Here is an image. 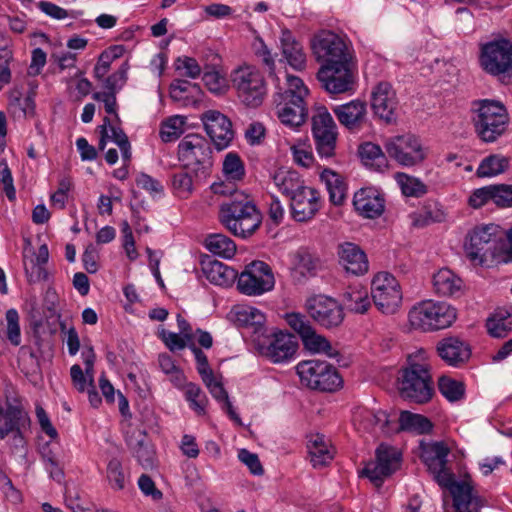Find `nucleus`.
I'll return each instance as SVG.
<instances>
[{"instance_id":"nucleus-5","label":"nucleus","mask_w":512,"mask_h":512,"mask_svg":"<svg viewBox=\"0 0 512 512\" xmlns=\"http://www.w3.org/2000/svg\"><path fill=\"white\" fill-rule=\"evenodd\" d=\"M178 159L196 178H207L213 166L210 142L198 134L186 135L178 145Z\"/></svg>"},{"instance_id":"nucleus-29","label":"nucleus","mask_w":512,"mask_h":512,"mask_svg":"<svg viewBox=\"0 0 512 512\" xmlns=\"http://www.w3.org/2000/svg\"><path fill=\"white\" fill-rule=\"evenodd\" d=\"M201 269L211 283L219 286H229L237 278V271L235 269L209 255L202 257Z\"/></svg>"},{"instance_id":"nucleus-59","label":"nucleus","mask_w":512,"mask_h":512,"mask_svg":"<svg viewBox=\"0 0 512 512\" xmlns=\"http://www.w3.org/2000/svg\"><path fill=\"white\" fill-rule=\"evenodd\" d=\"M177 71L185 70L184 76L195 79L201 74V67L196 59L188 56L178 57L175 61Z\"/></svg>"},{"instance_id":"nucleus-39","label":"nucleus","mask_w":512,"mask_h":512,"mask_svg":"<svg viewBox=\"0 0 512 512\" xmlns=\"http://www.w3.org/2000/svg\"><path fill=\"white\" fill-rule=\"evenodd\" d=\"M235 322L240 327L250 328L253 333H261L264 329L265 316L254 307H238L234 311Z\"/></svg>"},{"instance_id":"nucleus-35","label":"nucleus","mask_w":512,"mask_h":512,"mask_svg":"<svg viewBox=\"0 0 512 512\" xmlns=\"http://www.w3.org/2000/svg\"><path fill=\"white\" fill-rule=\"evenodd\" d=\"M34 96L35 93L31 91L24 100H22V92L18 88H14L8 95L9 113L18 118L33 116L35 109Z\"/></svg>"},{"instance_id":"nucleus-47","label":"nucleus","mask_w":512,"mask_h":512,"mask_svg":"<svg viewBox=\"0 0 512 512\" xmlns=\"http://www.w3.org/2000/svg\"><path fill=\"white\" fill-rule=\"evenodd\" d=\"M438 389L440 393L450 402H457L463 399L465 395V385L448 376H441L438 380Z\"/></svg>"},{"instance_id":"nucleus-1","label":"nucleus","mask_w":512,"mask_h":512,"mask_svg":"<svg viewBox=\"0 0 512 512\" xmlns=\"http://www.w3.org/2000/svg\"><path fill=\"white\" fill-rule=\"evenodd\" d=\"M219 220L234 236L246 239L260 228L262 214L248 197L236 195L220 205Z\"/></svg>"},{"instance_id":"nucleus-43","label":"nucleus","mask_w":512,"mask_h":512,"mask_svg":"<svg viewBox=\"0 0 512 512\" xmlns=\"http://www.w3.org/2000/svg\"><path fill=\"white\" fill-rule=\"evenodd\" d=\"M206 248L214 255L232 258L236 253L235 242L224 234H211L205 239Z\"/></svg>"},{"instance_id":"nucleus-63","label":"nucleus","mask_w":512,"mask_h":512,"mask_svg":"<svg viewBox=\"0 0 512 512\" xmlns=\"http://www.w3.org/2000/svg\"><path fill=\"white\" fill-rule=\"evenodd\" d=\"M495 204L499 207L512 206V185L499 184L494 185Z\"/></svg>"},{"instance_id":"nucleus-57","label":"nucleus","mask_w":512,"mask_h":512,"mask_svg":"<svg viewBox=\"0 0 512 512\" xmlns=\"http://www.w3.org/2000/svg\"><path fill=\"white\" fill-rule=\"evenodd\" d=\"M494 185L485 186L473 191L469 197L468 203L471 207L478 209L484 206L488 201L495 203Z\"/></svg>"},{"instance_id":"nucleus-56","label":"nucleus","mask_w":512,"mask_h":512,"mask_svg":"<svg viewBox=\"0 0 512 512\" xmlns=\"http://www.w3.org/2000/svg\"><path fill=\"white\" fill-rule=\"evenodd\" d=\"M186 399L190 402L191 407L198 413L202 414L205 412L206 397L202 393L201 388L194 384L189 383L186 386Z\"/></svg>"},{"instance_id":"nucleus-19","label":"nucleus","mask_w":512,"mask_h":512,"mask_svg":"<svg viewBox=\"0 0 512 512\" xmlns=\"http://www.w3.org/2000/svg\"><path fill=\"white\" fill-rule=\"evenodd\" d=\"M259 353L273 363H282L290 360L298 349V342L294 335L282 331L274 332L266 341H257Z\"/></svg>"},{"instance_id":"nucleus-18","label":"nucleus","mask_w":512,"mask_h":512,"mask_svg":"<svg viewBox=\"0 0 512 512\" xmlns=\"http://www.w3.org/2000/svg\"><path fill=\"white\" fill-rule=\"evenodd\" d=\"M354 61L331 66H321L317 72V79L330 94H342L354 89L356 80L354 74Z\"/></svg>"},{"instance_id":"nucleus-6","label":"nucleus","mask_w":512,"mask_h":512,"mask_svg":"<svg viewBox=\"0 0 512 512\" xmlns=\"http://www.w3.org/2000/svg\"><path fill=\"white\" fill-rule=\"evenodd\" d=\"M399 394L409 402L425 404L434 394L433 381L428 366L411 363L400 371Z\"/></svg>"},{"instance_id":"nucleus-51","label":"nucleus","mask_w":512,"mask_h":512,"mask_svg":"<svg viewBox=\"0 0 512 512\" xmlns=\"http://www.w3.org/2000/svg\"><path fill=\"white\" fill-rule=\"evenodd\" d=\"M185 118L182 116H173L164 122L161 130L160 137L163 142H171L178 139L183 133V126Z\"/></svg>"},{"instance_id":"nucleus-40","label":"nucleus","mask_w":512,"mask_h":512,"mask_svg":"<svg viewBox=\"0 0 512 512\" xmlns=\"http://www.w3.org/2000/svg\"><path fill=\"white\" fill-rule=\"evenodd\" d=\"M422 459L428 469H437V466L447 464V456L450 453L449 447L444 442H434L431 444L423 445Z\"/></svg>"},{"instance_id":"nucleus-33","label":"nucleus","mask_w":512,"mask_h":512,"mask_svg":"<svg viewBox=\"0 0 512 512\" xmlns=\"http://www.w3.org/2000/svg\"><path fill=\"white\" fill-rule=\"evenodd\" d=\"M433 428L432 422L425 416L415 414L407 410L400 412L398 425L394 424L393 433L408 431L415 432L417 434H427L431 432Z\"/></svg>"},{"instance_id":"nucleus-11","label":"nucleus","mask_w":512,"mask_h":512,"mask_svg":"<svg viewBox=\"0 0 512 512\" xmlns=\"http://www.w3.org/2000/svg\"><path fill=\"white\" fill-rule=\"evenodd\" d=\"M480 67L487 74L500 76L512 72V42L506 38L482 44L479 54Z\"/></svg>"},{"instance_id":"nucleus-4","label":"nucleus","mask_w":512,"mask_h":512,"mask_svg":"<svg viewBox=\"0 0 512 512\" xmlns=\"http://www.w3.org/2000/svg\"><path fill=\"white\" fill-rule=\"evenodd\" d=\"M477 105L472 116L475 132L483 142H495L507 129V110L498 101L481 100Z\"/></svg>"},{"instance_id":"nucleus-62","label":"nucleus","mask_w":512,"mask_h":512,"mask_svg":"<svg viewBox=\"0 0 512 512\" xmlns=\"http://www.w3.org/2000/svg\"><path fill=\"white\" fill-rule=\"evenodd\" d=\"M205 86L215 94H221L225 89V78L217 71H207L203 75Z\"/></svg>"},{"instance_id":"nucleus-9","label":"nucleus","mask_w":512,"mask_h":512,"mask_svg":"<svg viewBox=\"0 0 512 512\" xmlns=\"http://www.w3.org/2000/svg\"><path fill=\"white\" fill-rule=\"evenodd\" d=\"M302 385L322 392H333L343 384L337 369L326 361L306 360L296 366Z\"/></svg>"},{"instance_id":"nucleus-15","label":"nucleus","mask_w":512,"mask_h":512,"mask_svg":"<svg viewBox=\"0 0 512 512\" xmlns=\"http://www.w3.org/2000/svg\"><path fill=\"white\" fill-rule=\"evenodd\" d=\"M375 455V461L367 463L361 475L367 477L379 488L382 486L385 478L400 468L402 454L397 448L382 443L376 449Z\"/></svg>"},{"instance_id":"nucleus-53","label":"nucleus","mask_w":512,"mask_h":512,"mask_svg":"<svg viewBox=\"0 0 512 512\" xmlns=\"http://www.w3.org/2000/svg\"><path fill=\"white\" fill-rule=\"evenodd\" d=\"M107 479L113 489L122 490L125 488L122 463L117 458H112L107 465Z\"/></svg>"},{"instance_id":"nucleus-3","label":"nucleus","mask_w":512,"mask_h":512,"mask_svg":"<svg viewBox=\"0 0 512 512\" xmlns=\"http://www.w3.org/2000/svg\"><path fill=\"white\" fill-rule=\"evenodd\" d=\"M434 480L443 488L448 489L453 499L455 512H480L484 503L481 497L474 494L469 475L462 481H456L447 464L428 469Z\"/></svg>"},{"instance_id":"nucleus-41","label":"nucleus","mask_w":512,"mask_h":512,"mask_svg":"<svg viewBox=\"0 0 512 512\" xmlns=\"http://www.w3.org/2000/svg\"><path fill=\"white\" fill-rule=\"evenodd\" d=\"M273 181L278 189L290 199L305 186L296 171L285 169L277 170L273 175Z\"/></svg>"},{"instance_id":"nucleus-34","label":"nucleus","mask_w":512,"mask_h":512,"mask_svg":"<svg viewBox=\"0 0 512 512\" xmlns=\"http://www.w3.org/2000/svg\"><path fill=\"white\" fill-rule=\"evenodd\" d=\"M310 461L314 468H322L333 459V453L324 440V435H312L307 444Z\"/></svg>"},{"instance_id":"nucleus-54","label":"nucleus","mask_w":512,"mask_h":512,"mask_svg":"<svg viewBox=\"0 0 512 512\" xmlns=\"http://www.w3.org/2000/svg\"><path fill=\"white\" fill-rule=\"evenodd\" d=\"M288 88L284 93L280 94V97H287L294 99L295 101L301 102L308 94V89L305 87L303 81L297 76H287Z\"/></svg>"},{"instance_id":"nucleus-27","label":"nucleus","mask_w":512,"mask_h":512,"mask_svg":"<svg viewBox=\"0 0 512 512\" xmlns=\"http://www.w3.org/2000/svg\"><path fill=\"white\" fill-rule=\"evenodd\" d=\"M437 352L443 361L455 367L467 362L471 356L469 345L457 337H447L439 341Z\"/></svg>"},{"instance_id":"nucleus-45","label":"nucleus","mask_w":512,"mask_h":512,"mask_svg":"<svg viewBox=\"0 0 512 512\" xmlns=\"http://www.w3.org/2000/svg\"><path fill=\"white\" fill-rule=\"evenodd\" d=\"M343 302L348 310L359 314L365 313L370 307L367 291L357 287H349L343 293Z\"/></svg>"},{"instance_id":"nucleus-23","label":"nucleus","mask_w":512,"mask_h":512,"mask_svg":"<svg viewBox=\"0 0 512 512\" xmlns=\"http://www.w3.org/2000/svg\"><path fill=\"white\" fill-rule=\"evenodd\" d=\"M371 106L375 116L387 124L397 120L398 100L396 92L387 82L379 83L372 92Z\"/></svg>"},{"instance_id":"nucleus-36","label":"nucleus","mask_w":512,"mask_h":512,"mask_svg":"<svg viewBox=\"0 0 512 512\" xmlns=\"http://www.w3.org/2000/svg\"><path fill=\"white\" fill-rule=\"evenodd\" d=\"M320 177L326 184L330 201L334 205H342L347 189L343 177L330 169H324Z\"/></svg>"},{"instance_id":"nucleus-24","label":"nucleus","mask_w":512,"mask_h":512,"mask_svg":"<svg viewBox=\"0 0 512 512\" xmlns=\"http://www.w3.org/2000/svg\"><path fill=\"white\" fill-rule=\"evenodd\" d=\"M290 200L292 217L298 222L312 219L320 209V194L311 187L303 186Z\"/></svg>"},{"instance_id":"nucleus-25","label":"nucleus","mask_w":512,"mask_h":512,"mask_svg":"<svg viewBox=\"0 0 512 512\" xmlns=\"http://www.w3.org/2000/svg\"><path fill=\"white\" fill-rule=\"evenodd\" d=\"M339 123L350 131L360 130L367 119L366 102L355 99L333 108Z\"/></svg>"},{"instance_id":"nucleus-12","label":"nucleus","mask_w":512,"mask_h":512,"mask_svg":"<svg viewBox=\"0 0 512 512\" xmlns=\"http://www.w3.org/2000/svg\"><path fill=\"white\" fill-rule=\"evenodd\" d=\"M231 81L245 105H261L266 95V86L263 76L257 69L251 66L239 67L232 72Z\"/></svg>"},{"instance_id":"nucleus-44","label":"nucleus","mask_w":512,"mask_h":512,"mask_svg":"<svg viewBox=\"0 0 512 512\" xmlns=\"http://www.w3.org/2000/svg\"><path fill=\"white\" fill-rule=\"evenodd\" d=\"M509 167V159L499 154H492L484 158L476 171L480 178L492 177L505 172Z\"/></svg>"},{"instance_id":"nucleus-7","label":"nucleus","mask_w":512,"mask_h":512,"mask_svg":"<svg viewBox=\"0 0 512 512\" xmlns=\"http://www.w3.org/2000/svg\"><path fill=\"white\" fill-rule=\"evenodd\" d=\"M4 394L6 410L4 412L2 409V439L11 436L13 448L24 451L25 439L22 431L30 424L29 416L12 385H5Z\"/></svg>"},{"instance_id":"nucleus-21","label":"nucleus","mask_w":512,"mask_h":512,"mask_svg":"<svg viewBox=\"0 0 512 512\" xmlns=\"http://www.w3.org/2000/svg\"><path fill=\"white\" fill-rule=\"evenodd\" d=\"M309 315L325 328L338 327L344 320L342 306L334 299L316 296L307 301Z\"/></svg>"},{"instance_id":"nucleus-38","label":"nucleus","mask_w":512,"mask_h":512,"mask_svg":"<svg viewBox=\"0 0 512 512\" xmlns=\"http://www.w3.org/2000/svg\"><path fill=\"white\" fill-rule=\"evenodd\" d=\"M433 285L437 294L453 296L462 286V280L449 269H440L433 277Z\"/></svg>"},{"instance_id":"nucleus-17","label":"nucleus","mask_w":512,"mask_h":512,"mask_svg":"<svg viewBox=\"0 0 512 512\" xmlns=\"http://www.w3.org/2000/svg\"><path fill=\"white\" fill-rule=\"evenodd\" d=\"M312 134L318 154L324 158L334 156L337 126L325 107L318 108L312 117Z\"/></svg>"},{"instance_id":"nucleus-22","label":"nucleus","mask_w":512,"mask_h":512,"mask_svg":"<svg viewBox=\"0 0 512 512\" xmlns=\"http://www.w3.org/2000/svg\"><path fill=\"white\" fill-rule=\"evenodd\" d=\"M205 130L218 150L228 147L233 140L232 123L227 116L216 110H208L202 116Z\"/></svg>"},{"instance_id":"nucleus-14","label":"nucleus","mask_w":512,"mask_h":512,"mask_svg":"<svg viewBox=\"0 0 512 512\" xmlns=\"http://www.w3.org/2000/svg\"><path fill=\"white\" fill-rule=\"evenodd\" d=\"M237 288L248 296L261 295L273 289L275 279L270 266L263 261H253L237 273Z\"/></svg>"},{"instance_id":"nucleus-49","label":"nucleus","mask_w":512,"mask_h":512,"mask_svg":"<svg viewBox=\"0 0 512 512\" xmlns=\"http://www.w3.org/2000/svg\"><path fill=\"white\" fill-rule=\"evenodd\" d=\"M206 178H196L194 173L188 169H184L173 175L172 184L175 190L183 194H191L194 186L201 183Z\"/></svg>"},{"instance_id":"nucleus-60","label":"nucleus","mask_w":512,"mask_h":512,"mask_svg":"<svg viewBox=\"0 0 512 512\" xmlns=\"http://www.w3.org/2000/svg\"><path fill=\"white\" fill-rule=\"evenodd\" d=\"M160 337L168 349L172 352L183 350L192 342L188 341L183 335L180 336L177 333L169 332L164 329L160 332Z\"/></svg>"},{"instance_id":"nucleus-61","label":"nucleus","mask_w":512,"mask_h":512,"mask_svg":"<svg viewBox=\"0 0 512 512\" xmlns=\"http://www.w3.org/2000/svg\"><path fill=\"white\" fill-rule=\"evenodd\" d=\"M238 458L243 462L253 475L261 476L264 473L262 464L259 457L255 453H251L247 449H241L238 453Z\"/></svg>"},{"instance_id":"nucleus-16","label":"nucleus","mask_w":512,"mask_h":512,"mask_svg":"<svg viewBox=\"0 0 512 512\" xmlns=\"http://www.w3.org/2000/svg\"><path fill=\"white\" fill-rule=\"evenodd\" d=\"M371 294L375 306L384 314H394L402 302L400 285L387 272H380L373 278Z\"/></svg>"},{"instance_id":"nucleus-26","label":"nucleus","mask_w":512,"mask_h":512,"mask_svg":"<svg viewBox=\"0 0 512 512\" xmlns=\"http://www.w3.org/2000/svg\"><path fill=\"white\" fill-rule=\"evenodd\" d=\"M340 264L347 272L362 275L368 271L369 264L365 252L356 244L344 242L338 245Z\"/></svg>"},{"instance_id":"nucleus-28","label":"nucleus","mask_w":512,"mask_h":512,"mask_svg":"<svg viewBox=\"0 0 512 512\" xmlns=\"http://www.w3.org/2000/svg\"><path fill=\"white\" fill-rule=\"evenodd\" d=\"M353 205L360 215L370 219L379 217L384 211V199L374 188H362L357 191Z\"/></svg>"},{"instance_id":"nucleus-20","label":"nucleus","mask_w":512,"mask_h":512,"mask_svg":"<svg viewBox=\"0 0 512 512\" xmlns=\"http://www.w3.org/2000/svg\"><path fill=\"white\" fill-rule=\"evenodd\" d=\"M385 148L388 155L403 166H414L425 159V153L418 138L411 134L390 139Z\"/></svg>"},{"instance_id":"nucleus-32","label":"nucleus","mask_w":512,"mask_h":512,"mask_svg":"<svg viewBox=\"0 0 512 512\" xmlns=\"http://www.w3.org/2000/svg\"><path fill=\"white\" fill-rule=\"evenodd\" d=\"M201 94V87L187 80L176 79L170 84L171 99L183 106L197 103Z\"/></svg>"},{"instance_id":"nucleus-31","label":"nucleus","mask_w":512,"mask_h":512,"mask_svg":"<svg viewBox=\"0 0 512 512\" xmlns=\"http://www.w3.org/2000/svg\"><path fill=\"white\" fill-rule=\"evenodd\" d=\"M281 50L287 63L296 70H302L306 66V54L303 46L298 42L290 30H282L281 37Z\"/></svg>"},{"instance_id":"nucleus-13","label":"nucleus","mask_w":512,"mask_h":512,"mask_svg":"<svg viewBox=\"0 0 512 512\" xmlns=\"http://www.w3.org/2000/svg\"><path fill=\"white\" fill-rule=\"evenodd\" d=\"M286 321L299 334L307 350L315 353H324L330 358H336L339 365L347 366V363L342 361L339 351L334 349L324 336L316 333L310 321L304 315L299 313L287 314Z\"/></svg>"},{"instance_id":"nucleus-46","label":"nucleus","mask_w":512,"mask_h":512,"mask_svg":"<svg viewBox=\"0 0 512 512\" xmlns=\"http://www.w3.org/2000/svg\"><path fill=\"white\" fill-rule=\"evenodd\" d=\"M358 153L367 166L375 167L377 170L387 167L386 156L379 145L365 142L359 146Z\"/></svg>"},{"instance_id":"nucleus-10","label":"nucleus","mask_w":512,"mask_h":512,"mask_svg":"<svg viewBox=\"0 0 512 512\" xmlns=\"http://www.w3.org/2000/svg\"><path fill=\"white\" fill-rule=\"evenodd\" d=\"M311 50L321 66H331L353 61V55L345 40L331 30H321L311 41Z\"/></svg>"},{"instance_id":"nucleus-2","label":"nucleus","mask_w":512,"mask_h":512,"mask_svg":"<svg viewBox=\"0 0 512 512\" xmlns=\"http://www.w3.org/2000/svg\"><path fill=\"white\" fill-rule=\"evenodd\" d=\"M505 231L496 224L474 227L466 236L465 252L468 259L480 266H492L498 262L500 241Z\"/></svg>"},{"instance_id":"nucleus-48","label":"nucleus","mask_w":512,"mask_h":512,"mask_svg":"<svg viewBox=\"0 0 512 512\" xmlns=\"http://www.w3.org/2000/svg\"><path fill=\"white\" fill-rule=\"evenodd\" d=\"M395 179L400 185L402 193L405 196L421 197L427 193L426 185L418 178L409 176L405 173H396Z\"/></svg>"},{"instance_id":"nucleus-42","label":"nucleus","mask_w":512,"mask_h":512,"mask_svg":"<svg viewBox=\"0 0 512 512\" xmlns=\"http://www.w3.org/2000/svg\"><path fill=\"white\" fill-rule=\"evenodd\" d=\"M129 445L133 449L134 456L137 458L138 463L145 469H151L155 464V451L151 444L146 439V434L139 431L135 443L132 440Z\"/></svg>"},{"instance_id":"nucleus-50","label":"nucleus","mask_w":512,"mask_h":512,"mask_svg":"<svg viewBox=\"0 0 512 512\" xmlns=\"http://www.w3.org/2000/svg\"><path fill=\"white\" fill-rule=\"evenodd\" d=\"M223 172L228 179L239 181L245 175L244 163L236 153H228L223 162Z\"/></svg>"},{"instance_id":"nucleus-55","label":"nucleus","mask_w":512,"mask_h":512,"mask_svg":"<svg viewBox=\"0 0 512 512\" xmlns=\"http://www.w3.org/2000/svg\"><path fill=\"white\" fill-rule=\"evenodd\" d=\"M7 329L6 336L10 343L18 346L21 343V331L19 325V314L15 309L6 312Z\"/></svg>"},{"instance_id":"nucleus-58","label":"nucleus","mask_w":512,"mask_h":512,"mask_svg":"<svg viewBox=\"0 0 512 512\" xmlns=\"http://www.w3.org/2000/svg\"><path fill=\"white\" fill-rule=\"evenodd\" d=\"M365 421L368 422L371 426H381V430L385 434L393 433L394 422L389 419V415L382 410L377 412L369 411L365 415Z\"/></svg>"},{"instance_id":"nucleus-8","label":"nucleus","mask_w":512,"mask_h":512,"mask_svg":"<svg viewBox=\"0 0 512 512\" xmlns=\"http://www.w3.org/2000/svg\"><path fill=\"white\" fill-rule=\"evenodd\" d=\"M408 317L415 329L435 331L451 326L456 320V310L445 302L425 301L414 306Z\"/></svg>"},{"instance_id":"nucleus-37","label":"nucleus","mask_w":512,"mask_h":512,"mask_svg":"<svg viewBox=\"0 0 512 512\" xmlns=\"http://www.w3.org/2000/svg\"><path fill=\"white\" fill-rule=\"evenodd\" d=\"M294 271L304 278L315 277L322 268L319 257L306 249L298 250L294 255Z\"/></svg>"},{"instance_id":"nucleus-52","label":"nucleus","mask_w":512,"mask_h":512,"mask_svg":"<svg viewBox=\"0 0 512 512\" xmlns=\"http://www.w3.org/2000/svg\"><path fill=\"white\" fill-rule=\"evenodd\" d=\"M128 69V63L124 62L117 71H115L110 76L103 78V87L105 89L104 92L117 94V92L123 87V85L127 81Z\"/></svg>"},{"instance_id":"nucleus-64","label":"nucleus","mask_w":512,"mask_h":512,"mask_svg":"<svg viewBox=\"0 0 512 512\" xmlns=\"http://www.w3.org/2000/svg\"><path fill=\"white\" fill-rule=\"evenodd\" d=\"M509 262H512V227L505 231V236L500 241L497 264Z\"/></svg>"},{"instance_id":"nucleus-30","label":"nucleus","mask_w":512,"mask_h":512,"mask_svg":"<svg viewBox=\"0 0 512 512\" xmlns=\"http://www.w3.org/2000/svg\"><path fill=\"white\" fill-rule=\"evenodd\" d=\"M282 102L278 103L277 115L280 121L290 127L301 126L307 117V109L304 100L301 102L287 97H280Z\"/></svg>"}]
</instances>
